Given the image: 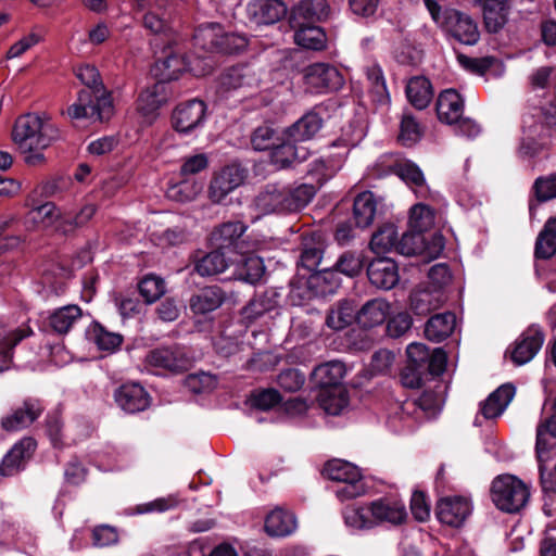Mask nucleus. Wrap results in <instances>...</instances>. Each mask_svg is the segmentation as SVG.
<instances>
[{
  "mask_svg": "<svg viewBox=\"0 0 556 556\" xmlns=\"http://www.w3.org/2000/svg\"><path fill=\"white\" fill-rule=\"evenodd\" d=\"M556 397H548L543 406V417L536 427L535 457L540 483L544 494L543 511L554 515L556 495Z\"/></svg>",
  "mask_w": 556,
  "mask_h": 556,
  "instance_id": "f257e3e1",
  "label": "nucleus"
},
{
  "mask_svg": "<svg viewBox=\"0 0 556 556\" xmlns=\"http://www.w3.org/2000/svg\"><path fill=\"white\" fill-rule=\"evenodd\" d=\"M76 76L86 86V89L79 91L77 102L67 109L70 117L101 123L109 121L114 113L113 99L111 92L106 90L98 68L86 64L78 68Z\"/></svg>",
  "mask_w": 556,
  "mask_h": 556,
  "instance_id": "f03ea898",
  "label": "nucleus"
},
{
  "mask_svg": "<svg viewBox=\"0 0 556 556\" xmlns=\"http://www.w3.org/2000/svg\"><path fill=\"white\" fill-rule=\"evenodd\" d=\"M491 497L498 509L514 514L527 505L530 490L519 478L513 475H501L492 482Z\"/></svg>",
  "mask_w": 556,
  "mask_h": 556,
  "instance_id": "7ed1b4c3",
  "label": "nucleus"
},
{
  "mask_svg": "<svg viewBox=\"0 0 556 556\" xmlns=\"http://www.w3.org/2000/svg\"><path fill=\"white\" fill-rule=\"evenodd\" d=\"M249 177V169L241 163L230 162L214 172L207 188L208 199L222 203L228 194L242 186Z\"/></svg>",
  "mask_w": 556,
  "mask_h": 556,
  "instance_id": "20e7f679",
  "label": "nucleus"
},
{
  "mask_svg": "<svg viewBox=\"0 0 556 556\" xmlns=\"http://www.w3.org/2000/svg\"><path fill=\"white\" fill-rule=\"evenodd\" d=\"M441 28L447 36L463 45L472 46L480 38L477 23L468 14L457 10L443 11Z\"/></svg>",
  "mask_w": 556,
  "mask_h": 556,
  "instance_id": "39448f33",
  "label": "nucleus"
},
{
  "mask_svg": "<svg viewBox=\"0 0 556 556\" xmlns=\"http://www.w3.org/2000/svg\"><path fill=\"white\" fill-rule=\"evenodd\" d=\"M60 136L51 118L27 113L15 121L12 139H56Z\"/></svg>",
  "mask_w": 556,
  "mask_h": 556,
  "instance_id": "423d86ee",
  "label": "nucleus"
},
{
  "mask_svg": "<svg viewBox=\"0 0 556 556\" xmlns=\"http://www.w3.org/2000/svg\"><path fill=\"white\" fill-rule=\"evenodd\" d=\"M248 226L241 220H229L215 227L211 233V242L218 250H232L240 254L248 252L243 238Z\"/></svg>",
  "mask_w": 556,
  "mask_h": 556,
  "instance_id": "0eeeda50",
  "label": "nucleus"
},
{
  "mask_svg": "<svg viewBox=\"0 0 556 556\" xmlns=\"http://www.w3.org/2000/svg\"><path fill=\"white\" fill-rule=\"evenodd\" d=\"M144 361L150 367L172 372L185 371L191 365V359L185 349L178 345L151 350L147 353Z\"/></svg>",
  "mask_w": 556,
  "mask_h": 556,
  "instance_id": "6e6552de",
  "label": "nucleus"
},
{
  "mask_svg": "<svg viewBox=\"0 0 556 556\" xmlns=\"http://www.w3.org/2000/svg\"><path fill=\"white\" fill-rule=\"evenodd\" d=\"M304 81L315 92H326L338 90L344 80L334 66L315 63L304 70Z\"/></svg>",
  "mask_w": 556,
  "mask_h": 556,
  "instance_id": "1a4fd4ad",
  "label": "nucleus"
},
{
  "mask_svg": "<svg viewBox=\"0 0 556 556\" xmlns=\"http://www.w3.org/2000/svg\"><path fill=\"white\" fill-rule=\"evenodd\" d=\"M187 63L184 54L175 51L170 46L164 47L151 67V75L157 83L165 84L177 79L186 70Z\"/></svg>",
  "mask_w": 556,
  "mask_h": 556,
  "instance_id": "9d476101",
  "label": "nucleus"
},
{
  "mask_svg": "<svg viewBox=\"0 0 556 556\" xmlns=\"http://www.w3.org/2000/svg\"><path fill=\"white\" fill-rule=\"evenodd\" d=\"M206 112V105L202 100L192 99L176 106L172 115V124L175 130L187 134L199 126Z\"/></svg>",
  "mask_w": 556,
  "mask_h": 556,
  "instance_id": "9b49d317",
  "label": "nucleus"
},
{
  "mask_svg": "<svg viewBox=\"0 0 556 556\" xmlns=\"http://www.w3.org/2000/svg\"><path fill=\"white\" fill-rule=\"evenodd\" d=\"M470 501L464 496H447L438 502L437 517L447 526L459 527L471 514Z\"/></svg>",
  "mask_w": 556,
  "mask_h": 556,
  "instance_id": "f8f14e48",
  "label": "nucleus"
},
{
  "mask_svg": "<svg viewBox=\"0 0 556 556\" xmlns=\"http://www.w3.org/2000/svg\"><path fill=\"white\" fill-rule=\"evenodd\" d=\"M481 8L484 28L490 34L500 33L508 22L511 0H475Z\"/></svg>",
  "mask_w": 556,
  "mask_h": 556,
  "instance_id": "ddd939ff",
  "label": "nucleus"
},
{
  "mask_svg": "<svg viewBox=\"0 0 556 556\" xmlns=\"http://www.w3.org/2000/svg\"><path fill=\"white\" fill-rule=\"evenodd\" d=\"M544 342V334L540 327L532 325L522 332L510 351V358L516 365L530 362L539 352Z\"/></svg>",
  "mask_w": 556,
  "mask_h": 556,
  "instance_id": "4468645a",
  "label": "nucleus"
},
{
  "mask_svg": "<svg viewBox=\"0 0 556 556\" xmlns=\"http://www.w3.org/2000/svg\"><path fill=\"white\" fill-rule=\"evenodd\" d=\"M368 510L374 525L388 522L394 526L402 525L407 518V511L401 500L383 497L370 503Z\"/></svg>",
  "mask_w": 556,
  "mask_h": 556,
  "instance_id": "2eb2a0df",
  "label": "nucleus"
},
{
  "mask_svg": "<svg viewBox=\"0 0 556 556\" xmlns=\"http://www.w3.org/2000/svg\"><path fill=\"white\" fill-rule=\"evenodd\" d=\"M296 141H281L278 144L267 148L260 142L254 146L255 150L268 151V159L277 168H285L294 161H304L308 151L306 148L295 144Z\"/></svg>",
  "mask_w": 556,
  "mask_h": 556,
  "instance_id": "dca6fc26",
  "label": "nucleus"
},
{
  "mask_svg": "<svg viewBox=\"0 0 556 556\" xmlns=\"http://www.w3.org/2000/svg\"><path fill=\"white\" fill-rule=\"evenodd\" d=\"M367 276L371 285L390 290L399 281L396 263L388 257L372 260L367 267Z\"/></svg>",
  "mask_w": 556,
  "mask_h": 556,
  "instance_id": "f3484780",
  "label": "nucleus"
},
{
  "mask_svg": "<svg viewBox=\"0 0 556 556\" xmlns=\"http://www.w3.org/2000/svg\"><path fill=\"white\" fill-rule=\"evenodd\" d=\"M286 187L278 184L265 185L254 199L255 207L263 214L286 213Z\"/></svg>",
  "mask_w": 556,
  "mask_h": 556,
  "instance_id": "a211bd4d",
  "label": "nucleus"
},
{
  "mask_svg": "<svg viewBox=\"0 0 556 556\" xmlns=\"http://www.w3.org/2000/svg\"><path fill=\"white\" fill-rule=\"evenodd\" d=\"M330 13L328 0H301L291 10L290 25L299 26L300 20L309 23L325 22Z\"/></svg>",
  "mask_w": 556,
  "mask_h": 556,
  "instance_id": "6ab92c4d",
  "label": "nucleus"
},
{
  "mask_svg": "<svg viewBox=\"0 0 556 556\" xmlns=\"http://www.w3.org/2000/svg\"><path fill=\"white\" fill-rule=\"evenodd\" d=\"M36 443L33 439L26 438L16 443L3 457L0 464V475L10 477L24 468L27 459L35 451Z\"/></svg>",
  "mask_w": 556,
  "mask_h": 556,
  "instance_id": "aec40b11",
  "label": "nucleus"
},
{
  "mask_svg": "<svg viewBox=\"0 0 556 556\" xmlns=\"http://www.w3.org/2000/svg\"><path fill=\"white\" fill-rule=\"evenodd\" d=\"M117 405L125 412L135 414L144 410L150 399L143 387L139 383H125L115 392Z\"/></svg>",
  "mask_w": 556,
  "mask_h": 556,
  "instance_id": "412c9836",
  "label": "nucleus"
},
{
  "mask_svg": "<svg viewBox=\"0 0 556 556\" xmlns=\"http://www.w3.org/2000/svg\"><path fill=\"white\" fill-rule=\"evenodd\" d=\"M438 118L448 125L459 122L464 112V101L460 94L453 90L442 91L435 104Z\"/></svg>",
  "mask_w": 556,
  "mask_h": 556,
  "instance_id": "4be33fe9",
  "label": "nucleus"
},
{
  "mask_svg": "<svg viewBox=\"0 0 556 556\" xmlns=\"http://www.w3.org/2000/svg\"><path fill=\"white\" fill-rule=\"evenodd\" d=\"M515 395L513 384L505 383L493 391L484 402L480 405V415L484 419H493L500 417Z\"/></svg>",
  "mask_w": 556,
  "mask_h": 556,
  "instance_id": "5701e85b",
  "label": "nucleus"
},
{
  "mask_svg": "<svg viewBox=\"0 0 556 556\" xmlns=\"http://www.w3.org/2000/svg\"><path fill=\"white\" fill-rule=\"evenodd\" d=\"M42 407L38 401L27 400L23 406L15 409L11 415L1 421L2 428L7 431H17L31 425L41 414Z\"/></svg>",
  "mask_w": 556,
  "mask_h": 556,
  "instance_id": "b1692460",
  "label": "nucleus"
},
{
  "mask_svg": "<svg viewBox=\"0 0 556 556\" xmlns=\"http://www.w3.org/2000/svg\"><path fill=\"white\" fill-rule=\"evenodd\" d=\"M30 334L28 327L9 329L0 326V372L10 368L14 346Z\"/></svg>",
  "mask_w": 556,
  "mask_h": 556,
  "instance_id": "393cba45",
  "label": "nucleus"
},
{
  "mask_svg": "<svg viewBox=\"0 0 556 556\" xmlns=\"http://www.w3.org/2000/svg\"><path fill=\"white\" fill-rule=\"evenodd\" d=\"M444 301L442 291L429 287H418L410 293V308L418 316H426L438 309Z\"/></svg>",
  "mask_w": 556,
  "mask_h": 556,
  "instance_id": "a878e982",
  "label": "nucleus"
},
{
  "mask_svg": "<svg viewBox=\"0 0 556 556\" xmlns=\"http://www.w3.org/2000/svg\"><path fill=\"white\" fill-rule=\"evenodd\" d=\"M225 300L226 294L222 288L210 286L193 294L189 300V306L194 314L204 315L217 309Z\"/></svg>",
  "mask_w": 556,
  "mask_h": 556,
  "instance_id": "bb28decb",
  "label": "nucleus"
},
{
  "mask_svg": "<svg viewBox=\"0 0 556 556\" xmlns=\"http://www.w3.org/2000/svg\"><path fill=\"white\" fill-rule=\"evenodd\" d=\"M166 100L165 85L156 83L139 94L137 110L148 123H151L156 116V111L166 103Z\"/></svg>",
  "mask_w": 556,
  "mask_h": 556,
  "instance_id": "cd10ccee",
  "label": "nucleus"
},
{
  "mask_svg": "<svg viewBox=\"0 0 556 556\" xmlns=\"http://www.w3.org/2000/svg\"><path fill=\"white\" fill-rule=\"evenodd\" d=\"M295 29L294 41L298 46L305 49L319 51L326 47V34L321 27L303 20H300L299 26H291Z\"/></svg>",
  "mask_w": 556,
  "mask_h": 556,
  "instance_id": "c85d7f7f",
  "label": "nucleus"
},
{
  "mask_svg": "<svg viewBox=\"0 0 556 556\" xmlns=\"http://www.w3.org/2000/svg\"><path fill=\"white\" fill-rule=\"evenodd\" d=\"M390 313V304L383 299H372L367 301L359 311L356 312V321L363 328H372L381 325Z\"/></svg>",
  "mask_w": 556,
  "mask_h": 556,
  "instance_id": "c756f323",
  "label": "nucleus"
},
{
  "mask_svg": "<svg viewBox=\"0 0 556 556\" xmlns=\"http://www.w3.org/2000/svg\"><path fill=\"white\" fill-rule=\"evenodd\" d=\"M250 11L257 24H274L286 16L288 8L282 0H255Z\"/></svg>",
  "mask_w": 556,
  "mask_h": 556,
  "instance_id": "7c9ffc66",
  "label": "nucleus"
},
{
  "mask_svg": "<svg viewBox=\"0 0 556 556\" xmlns=\"http://www.w3.org/2000/svg\"><path fill=\"white\" fill-rule=\"evenodd\" d=\"M33 220L42 225L43 228L52 229L64 235L63 227L66 220V213L62 212L54 203L47 202L33 208L29 212Z\"/></svg>",
  "mask_w": 556,
  "mask_h": 556,
  "instance_id": "2f4dec72",
  "label": "nucleus"
},
{
  "mask_svg": "<svg viewBox=\"0 0 556 556\" xmlns=\"http://www.w3.org/2000/svg\"><path fill=\"white\" fill-rule=\"evenodd\" d=\"M224 27L219 23L210 22L199 25L193 33V43L197 48L216 53L219 40L223 39Z\"/></svg>",
  "mask_w": 556,
  "mask_h": 556,
  "instance_id": "473e14b6",
  "label": "nucleus"
},
{
  "mask_svg": "<svg viewBox=\"0 0 556 556\" xmlns=\"http://www.w3.org/2000/svg\"><path fill=\"white\" fill-rule=\"evenodd\" d=\"M274 291L255 295L242 309L241 316L247 324H252L264 314L271 312L278 305Z\"/></svg>",
  "mask_w": 556,
  "mask_h": 556,
  "instance_id": "72a5a7b5",
  "label": "nucleus"
},
{
  "mask_svg": "<svg viewBox=\"0 0 556 556\" xmlns=\"http://www.w3.org/2000/svg\"><path fill=\"white\" fill-rule=\"evenodd\" d=\"M323 127V118L311 111L285 130L289 139H312Z\"/></svg>",
  "mask_w": 556,
  "mask_h": 556,
  "instance_id": "f704fd0d",
  "label": "nucleus"
},
{
  "mask_svg": "<svg viewBox=\"0 0 556 556\" xmlns=\"http://www.w3.org/2000/svg\"><path fill=\"white\" fill-rule=\"evenodd\" d=\"M344 375V364L339 361H331L317 366L313 371V379L323 390L334 388V386H342L341 381Z\"/></svg>",
  "mask_w": 556,
  "mask_h": 556,
  "instance_id": "c9c22d12",
  "label": "nucleus"
},
{
  "mask_svg": "<svg viewBox=\"0 0 556 556\" xmlns=\"http://www.w3.org/2000/svg\"><path fill=\"white\" fill-rule=\"evenodd\" d=\"M456 317L453 313L446 312L432 316L426 324L425 334L433 342H441L454 330Z\"/></svg>",
  "mask_w": 556,
  "mask_h": 556,
  "instance_id": "e433bc0d",
  "label": "nucleus"
},
{
  "mask_svg": "<svg viewBox=\"0 0 556 556\" xmlns=\"http://www.w3.org/2000/svg\"><path fill=\"white\" fill-rule=\"evenodd\" d=\"M296 528L295 517L281 508L274 509L265 520V530L271 536H287Z\"/></svg>",
  "mask_w": 556,
  "mask_h": 556,
  "instance_id": "4c0bfd02",
  "label": "nucleus"
},
{
  "mask_svg": "<svg viewBox=\"0 0 556 556\" xmlns=\"http://www.w3.org/2000/svg\"><path fill=\"white\" fill-rule=\"evenodd\" d=\"M319 406L329 415H339L349 404L348 391L343 386L326 388L319 391Z\"/></svg>",
  "mask_w": 556,
  "mask_h": 556,
  "instance_id": "58836bf2",
  "label": "nucleus"
},
{
  "mask_svg": "<svg viewBox=\"0 0 556 556\" xmlns=\"http://www.w3.org/2000/svg\"><path fill=\"white\" fill-rule=\"evenodd\" d=\"M556 254V217H549L539 233L534 255L538 261L548 260Z\"/></svg>",
  "mask_w": 556,
  "mask_h": 556,
  "instance_id": "ea45409f",
  "label": "nucleus"
},
{
  "mask_svg": "<svg viewBox=\"0 0 556 556\" xmlns=\"http://www.w3.org/2000/svg\"><path fill=\"white\" fill-rule=\"evenodd\" d=\"M407 99L418 110L428 106L432 97L433 90L429 79L426 77H413L406 86Z\"/></svg>",
  "mask_w": 556,
  "mask_h": 556,
  "instance_id": "a19ab883",
  "label": "nucleus"
},
{
  "mask_svg": "<svg viewBox=\"0 0 556 556\" xmlns=\"http://www.w3.org/2000/svg\"><path fill=\"white\" fill-rule=\"evenodd\" d=\"M264 269L261 257L255 255L244 256V254H241L233 277L238 280L254 285L262 278Z\"/></svg>",
  "mask_w": 556,
  "mask_h": 556,
  "instance_id": "79ce46f5",
  "label": "nucleus"
},
{
  "mask_svg": "<svg viewBox=\"0 0 556 556\" xmlns=\"http://www.w3.org/2000/svg\"><path fill=\"white\" fill-rule=\"evenodd\" d=\"M167 0H154L153 7L143 15V26L153 34L165 33L169 28V12Z\"/></svg>",
  "mask_w": 556,
  "mask_h": 556,
  "instance_id": "37998d69",
  "label": "nucleus"
},
{
  "mask_svg": "<svg viewBox=\"0 0 556 556\" xmlns=\"http://www.w3.org/2000/svg\"><path fill=\"white\" fill-rule=\"evenodd\" d=\"M376 211L377 202L372 192L366 191L355 198L353 213L358 227L366 228L371 225Z\"/></svg>",
  "mask_w": 556,
  "mask_h": 556,
  "instance_id": "c03bdc74",
  "label": "nucleus"
},
{
  "mask_svg": "<svg viewBox=\"0 0 556 556\" xmlns=\"http://www.w3.org/2000/svg\"><path fill=\"white\" fill-rule=\"evenodd\" d=\"M81 309L77 305H66L55 309L49 317L50 327L58 333H67L80 319Z\"/></svg>",
  "mask_w": 556,
  "mask_h": 556,
  "instance_id": "a18cd8bd",
  "label": "nucleus"
},
{
  "mask_svg": "<svg viewBox=\"0 0 556 556\" xmlns=\"http://www.w3.org/2000/svg\"><path fill=\"white\" fill-rule=\"evenodd\" d=\"M356 320V308L352 302L343 301L332 307L326 317V325L333 330H341Z\"/></svg>",
  "mask_w": 556,
  "mask_h": 556,
  "instance_id": "49530a36",
  "label": "nucleus"
},
{
  "mask_svg": "<svg viewBox=\"0 0 556 556\" xmlns=\"http://www.w3.org/2000/svg\"><path fill=\"white\" fill-rule=\"evenodd\" d=\"M324 475L338 483L348 481H355L357 477H361V472L356 466L351 463L333 459L328 462L324 468Z\"/></svg>",
  "mask_w": 556,
  "mask_h": 556,
  "instance_id": "de8ad7c7",
  "label": "nucleus"
},
{
  "mask_svg": "<svg viewBox=\"0 0 556 556\" xmlns=\"http://www.w3.org/2000/svg\"><path fill=\"white\" fill-rule=\"evenodd\" d=\"M316 194V187L301 184L294 188L286 187L287 211L296 212L305 207Z\"/></svg>",
  "mask_w": 556,
  "mask_h": 556,
  "instance_id": "09e8293b",
  "label": "nucleus"
},
{
  "mask_svg": "<svg viewBox=\"0 0 556 556\" xmlns=\"http://www.w3.org/2000/svg\"><path fill=\"white\" fill-rule=\"evenodd\" d=\"M89 340L92 341L102 351L112 352L116 350L123 341L119 333L110 332L100 324L96 323L88 329Z\"/></svg>",
  "mask_w": 556,
  "mask_h": 556,
  "instance_id": "8fccbe9b",
  "label": "nucleus"
},
{
  "mask_svg": "<svg viewBox=\"0 0 556 556\" xmlns=\"http://www.w3.org/2000/svg\"><path fill=\"white\" fill-rule=\"evenodd\" d=\"M227 267L224 254L216 249L200 258L194 265V270L202 277H208L223 273Z\"/></svg>",
  "mask_w": 556,
  "mask_h": 556,
  "instance_id": "3c124183",
  "label": "nucleus"
},
{
  "mask_svg": "<svg viewBox=\"0 0 556 556\" xmlns=\"http://www.w3.org/2000/svg\"><path fill=\"white\" fill-rule=\"evenodd\" d=\"M397 231L394 225L387 224L380 227L371 237L370 249L377 253H386L393 248L396 249Z\"/></svg>",
  "mask_w": 556,
  "mask_h": 556,
  "instance_id": "603ef678",
  "label": "nucleus"
},
{
  "mask_svg": "<svg viewBox=\"0 0 556 556\" xmlns=\"http://www.w3.org/2000/svg\"><path fill=\"white\" fill-rule=\"evenodd\" d=\"M364 256L359 252L345 251L337 260L333 269L346 277L353 278L362 273Z\"/></svg>",
  "mask_w": 556,
  "mask_h": 556,
  "instance_id": "864d4df0",
  "label": "nucleus"
},
{
  "mask_svg": "<svg viewBox=\"0 0 556 556\" xmlns=\"http://www.w3.org/2000/svg\"><path fill=\"white\" fill-rule=\"evenodd\" d=\"M426 248V236L424 233L409 231L402 235L397 240L396 251L403 255H422Z\"/></svg>",
  "mask_w": 556,
  "mask_h": 556,
  "instance_id": "5fc2aeb1",
  "label": "nucleus"
},
{
  "mask_svg": "<svg viewBox=\"0 0 556 556\" xmlns=\"http://www.w3.org/2000/svg\"><path fill=\"white\" fill-rule=\"evenodd\" d=\"M17 152L23 161L29 166H38L45 163L43 151L48 144H40V141H16Z\"/></svg>",
  "mask_w": 556,
  "mask_h": 556,
  "instance_id": "6e6d98bb",
  "label": "nucleus"
},
{
  "mask_svg": "<svg viewBox=\"0 0 556 556\" xmlns=\"http://www.w3.org/2000/svg\"><path fill=\"white\" fill-rule=\"evenodd\" d=\"M434 222L433 211L426 204L418 203L410 210L409 225L415 232L424 233Z\"/></svg>",
  "mask_w": 556,
  "mask_h": 556,
  "instance_id": "4d7b16f0",
  "label": "nucleus"
},
{
  "mask_svg": "<svg viewBox=\"0 0 556 556\" xmlns=\"http://www.w3.org/2000/svg\"><path fill=\"white\" fill-rule=\"evenodd\" d=\"M248 46V39L243 35L228 33L223 30V39L219 40L216 53L237 54L243 51Z\"/></svg>",
  "mask_w": 556,
  "mask_h": 556,
  "instance_id": "13d9d810",
  "label": "nucleus"
},
{
  "mask_svg": "<svg viewBox=\"0 0 556 556\" xmlns=\"http://www.w3.org/2000/svg\"><path fill=\"white\" fill-rule=\"evenodd\" d=\"M138 288L147 303L155 302L165 292V283L163 279L156 276L144 277L140 281Z\"/></svg>",
  "mask_w": 556,
  "mask_h": 556,
  "instance_id": "bf43d9fd",
  "label": "nucleus"
},
{
  "mask_svg": "<svg viewBox=\"0 0 556 556\" xmlns=\"http://www.w3.org/2000/svg\"><path fill=\"white\" fill-rule=\"evenodd\" d=\"M97 207L93 204H87L80 211L72 215L66 213V220L64 222V235L74 232L77 228L85 226L96 214Z\"/></svg>",
  "mask_w": 556,
  "mask_h": 556,
  "instance_id": "052dcab7",
  "label": "nucleus"
},
{
  "mask_svg": "<svg viewBox=\"0 0 556 556\" xmlns=\"http://www.w3.org/2000/svg\"><path fill=\"white\" fill-rule=\"evenodd\" d=\"M305 382V376L294 368L281 371L277 377V383L288 392L299 391Z\"/></svg>",
  "mask_w": 556,
  "mask_h": 556,
  "instance_id": "680f3d73",
  "label": "nucleus"
},
{
  "mask_svg": "<svg viewBox=\"0 0 556 556\" xmlns=\"http://www.w3.org/2000/svg\"><path fill=\"white\" fill-rule=\"evenodd\" d=\"M244 67H230L219 76V87L224 91L238 89L245 85Z\"/></svg>",
  "mask_w": 556,
  "mask_h": 556,
  "instance_id": "e2e57ef3",
  "label": "nucleus"
},
{
  "mask_svg": "<svg viewBox=\"0 0 556 556\" xmlns=\"http://www.w3.org/2000/svg\"><path fill=\"white\" fill-rule=\"evenodd\" d=\"M365 492L366 486L361 476L355 481L340 483L336 490V495L340 501H349L364 495Z\"/></svg>",
  "mask_w": 556,
  "mask_h": 556,
  "instance_id": "0e129e2a",
  "label": "nucleus"
},
{
  "mask_svg": "<svg viewBox=\"0 0 556 556\" xmlns=\"http://www.w3.org/2000/svg\"><path fill=\"white\" fill-rule=\"evenodd\" d=\"M208 167V157L205 153L186 156L180 166V175L184 177L197 175Z\"/></svg>",
  "mask_w": 556,
  "mask_h": 556,
  "instance_id": "69168bd1",
  "label": "nucleus"
},
{
  "mask_svg": "<svg viewBox=\"0 0 556 556\" xmlns=\"http://www.w3.org/2000/svg\"><path fill=\"white\" fill-rule=\"evenodd\" d=\"M425 126L421 125L413 115L404 114L400 125L397 139H413L425 136Z\"/></svg>",
  "mask_w": 556,
  "mask_h": 556,
  "instance_id": "338daca9",
  "label": "nucleus"
},
{
  "mask_svg": "<svg viewBox=\"0 0 556 556\" xmlns=\"http://www.w3.org/2000/svg\"><path fill=\"white\" fill-rule=\"evenodd\" d=\"M429 288L432 290H440L447 286L452 280L451 271L445 264H435L433 265L429 273Z\"/></svg>",
  "mask_w": 556,
  "mask_h": 556,
  "instance_id": "774afa93",
  "label": "nucleus"
}]
</instances>
